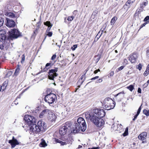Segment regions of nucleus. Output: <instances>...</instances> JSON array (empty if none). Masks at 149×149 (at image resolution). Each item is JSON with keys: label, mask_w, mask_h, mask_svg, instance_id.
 <instances>
[{"label": "nucleus", "mask_w": 149, "mask_h": 149, "mask_svg": "<svg viewBox=\"0 0 149 149\" xmlns=\"http://www.w3.org/2000/svg\"><path fill=\"white\" fill-rule=\"evenodd\" d=\"M105 112L101 109H94L85 114L86 118L89 119L97 127H103L104 124V120L101 118L105 116Z\"/></svg>", "instance_id": "obj_1"}, {"label": "nucleus", "mask_w": 149, "mask_h": 149, "mask_svg": "<svg viewBox=\"0 0 149 149\" xmlns=\"http://www.w3.org/2000/svg\"><path fill=\"white\" fill-rule=\"evenodd\" d=\"M77 123H75L74 127L72 128L71 132L72 133H76L79 132L80 130L82 132L85 131L86 126L85 121L82 117L79 118L77 120Z\"/></svg>", "instance_id": "obj_2"}, {"label": "nucleus", "mask_w": 149, "mask_h": 149, "mask_svg": "<svg viewBox=\"0 0 149 149\" xmlns=\"http://www.w3.org/2000/svg\"><path fill=\"white\" fill-rule=\"evenodd\" d=\"M72 124L71 122L68 121L63 124L59 129V134L61 136H63L66 134L68 131H71L72 129L71 128V126Z\"/></svg>", "instance_id": "obj_3"}, {"label": "nucleus", "mask_w": 149, "mask_h": 149, "mask_svg": "<svg viewBox=\"0 0 149 149\" xmlns=\"http://www.w3.org/2000/svg\"><path fill=\"white\" fill-rule=\"evenodd\" d=\"M103 106L104 109L108 110L113 108L115 106V104L113 102L112 99L108 97L104 99Z\"/></svg>", "instance_id": "obj_4"}, {"label": "nucleus", "mask_w": 149, "mask_h": 149, "mask_svg": "<svg viewBox=\"0 0 149 149\" xmlns=\"http://www.w3.org/2000/svg\"><path fill=\"white\" fill-rule=\"evenodd\" d=\"M56 98V96L55 94L50 93L46 95L44 99L46 102L52 104L54 102Z\"/></svg>", "instance_id": "obj_5"}, {"label": "nucleus", "mask_w": 149, "mask_h": 149, "mask_svg": "<svg viewBox=\"0 0 149 149\" xmlns=\"http://www.w3.org/2000/svg\"><path fill=\"white\" fill-rule=\"evenodd\" d=\"M24 120L26 124L30 125H32L33 123H36V119L32 116L27 115L25 116Z\"/></svg>", "instance_id": "obj_6"}, {"label": "nucleus", "mask_w": 149, "mask_h": 149, "mask_svg": "<svg viewBox=\"0 0 149 149\" xmlns=\"http://www.w3.org/2000/svg\"><path fill=\"white\" fill-rule=\"evenodd\" d=\"M8 33L9 37L11 39L17 38L20 35L18 30L15 29L11 30Z\"/></svg>", "instance_id": "obj_7"}, {"label": "nucleus", "mask_w": 149, "mask_h": 149, "mask_svg": "<svg viewBox=\"0 0 149 149\" xmlns=\"http://www.w3.org/2000/svg\"><path fill=\"white\" fill-rule=\"evenodd\" d=\"M58 70V68H55L53 69L49 70L48 72V78L49 79L54 80V78L58 75L56 72Z\"/></svg>", "instance_id": "obj_8"}, {"label": "nucleus", "mask_w": 149, "mask_h": 149, "mask_svg": "<svg viewBox=\"0 0 149 149\" xmlns=\"http://www.w3.org/2000/svg\"><path fill=\"white\" fill-rule=\"evenodd\" d=\"M37 125L38 126V130L40 132L45 131L46 128V125L45 123L42 121H39L38 122Z\"/></svg>", "instance_id": "obj_9"}, {"label": "nucleus", "mask_w": 149, "mask_h": 149, "mask_svg": "<svg viewBox=\"0 0 149 149\" xmlns=\"http://www.w3.org/2000/svg\"><path fill=\"white\" fill-rule=\"evenodd\" d=\"M8 143L10 144L11 146V148H14L16 145H19L20 142H19L14 136H13L11 140L8 141Z\"/></svg>", "instance_id": "obj_10"}, {"label": "nucleus", "mask_w": 149, "mask_h": 149, "mask_svg": "<svg viewBox=\"0 0 149 149\" xmlns=\"http://www.w3.org/2000/svg\"><path fill=\"white\" fill-rule=\"evenodd\" d=\"M36 123H33L32 125L29 126L30 131L36 133L40 132L38 130V125L36 124Z\"/></svg>", "instance_id": "obj_11"}, {"label": "nucleus", "mask_w": 149, "mask_h": 149, "mask_svg": "<svg viewBox=\"0 0 149 149\" xmlns=\"http://www.w3.org/2000/svg\"><path fill=\"white\" fill-rule=\"evenodd\" d=\"M6 25L9 27H14L15 25V22L11 19L6 18Z\"/></svg>", "instance_id": "obj_12"}, {"label": "nucleus", "mask_w": 149, "mask_h": 149, "mask_svg": "<svg viewBox=\"0 0 149 149\" xmlns=\"http://www.w3.org/2000/svg\"><path fill=\"white\" fill-rule=\"evenodd\" d=\"M137 58V56L136 53H133L131 54L129 57V59L132 63L135 62Z\"/></svg>", "instance_id": "obj_13"}, {"label": "nucleus", "mask_w": 149, "mask_h": 149, "mask_svg": "<svg viewBox=\"0 0 149 149\" xmlns=\"http://www.w3.org/2000/svg\"><path fill=\"white\" fill-rule=\"evenodd\" d=\"M6 32L5 30H1L0 31V41H4L6 38Z\"/></svg>", "instance_id": "obj_14"}, {"label": "nucleus", "mask_w": 149, "mask_h": 149, "mask_svg": "<svg viewBox=\"0 0 149 149\" xmlns=\"http://www.w3.org/2000/svg\"><path fill=\"white\" fill-rule=\"evenodd\" d=\"M49 119L51 121H54L56 118V117L55 114L50 111H49Z\"/></svg>", "instance_id": "obj_15"}, {"label": "nucleus", "mask_w": 149, "mask_h": 149, "mask_svg": "<svg viewBox=\"0 0 149 149\" xmlns=\"http://www.w3.org/2000/svg\"><path fill=\"white\" fill-rule=\"evenodd\" d=\"M147 136V133L146 132H143L141 133L138 136L139 139L143 141L146 139Z\"/></svg>", "instance_id": "obj_16"}, {"label": "nucleus", "mask_w": 149, "mask_h": 149, "mask_svg": "<svg viewBox=\"0 0 149 149\" xmlns=\"http://www.w3.org/2000/svg\"><path fill=\"white\" fill-rule=\"evenodd\" d=\"M44 24L45 25H46L48 26V28L47 30V31H49L52 26V24H51L50 22L49 21H47L46 22H44Z\"/></svg>", "instance_id": "obj_17"}, {"label": "nucleus", "mask_w": 149, "mask_h": 149, "mask_svg": "<svg viewBox=\"0 0 149 149\" xmlns=\"http://www.w3.org/2000/svg\"><path fill=\"white\" fill-rule=\"evenodd\" d=\"M49 111V110L48 109L43 110L40 113V117L41 118H42L43 116L45 115V114L48 113Z\"/></svg>", "instance_id": "obj_18"}, {"label": "nucleus", "mask_w": 149, "mask_h": 149, "mask_svg": "<svg viewBox=\"0 0 149 149\" xmlns=\"http://www.w3.org/2000/svg\"><path fill=\"white\" fill-rule=\"evenodd\" d=\"M40 145L41 147H44L47 146V144L45 141L43 139H42L41 140V142L40 143Z\"/></svg>", "instance_id": "obj_19"}, {"label": "nucleus", "mask_w": 149, "mask_h": 149, "mask_svg": "<svg viewBox=\"0 0 149 149\" xmlns=\"http://www.w3.org/2000/svg\"><path fill=\"white\" fill-rule=\"evenodd\" d=\"M8 81H5L3 84L2 86H1V87L2 91H4L6 88L7 86L8 85Z\"/></svg>", "instance_id": "obj_20"}, {"label": "nucleus", "mask_w": 149, "mask_h": 149, "mask_svg": "<svg viewBox=\"0 0 149 149\" xmlns=\"http://www.w3.org/2000/svg\"><path fill=\"white\" fill-rule=\"evenodd\" d=\"M8 17L12 18H15V16L14 14L12 13H7L6 14Z\"/></svg>", "instance_id": "obj_21"}, {"label": "nucleus", "mask_w": 149, "mask_h": 149, "mask_svg": "<svg viewBox=\"0 0 149 149\" xmlns=\"http://www.w3.org/2000/svg\"><path fill=\"white\" fill-rule=\"evenodd\" d=\"M117 17H113L111 19L110 22V24L111 25H113L115 23L117 19Z\"/></svg>", "instance_id": "obj_22"}, {"label": "nucleus", "mask_w": 149, "mask_h": 149, "mask_svg": "<svg viewBox=\"0 0 149 149\" xmlns=\"http://www.w3.org/2000/svg\"><path fill=\"white\" fill-rule=\"evenodd\" d=\"M37 24H38L37 26V27L36 28V30L34 31V33L35 34H37L38 33V31L39 30V28L40 26V22H39L37 23Z\"/></svg>", "instance_id": "obj_23"}, {"label": "nucleus", "mask_w": 149, "mask_h": 149, "mask_svg": "<svg viewBox=\"0 0 149 149\" xmlns=\"http://www.w3.org/2000/svg\"><path fill=\"white\" fill-rule=\"evenodd\" d=\"M118 126V125L116 123H114L111 126L112 129H113V130L115 131L117 130V127Z\"/></svg>", "instance_id": "obj_24"}, {"label": "nucleus", "mask_w": 149, "mask_h": 149, "mask_svg": "<svg viewBox=\"0 0 149 149\" xmlns=\"http://www.w3.org/2000/svg\"><path fill=\"white\" fill-rule=\"evenodd\" d=\"M61 114L63 118H64L66 117L68 114V112L67 111L64 110L61 113Z\"/></svg>", "instance_id": "obj_25"}, {"label": "nucleus", "mask_w": 149, "mask_h": 149, "mask_svg": "<svg viewBox=\"0 0 149 149\" xmlns=\"http://www.w3.org/2000/svg\"><path fill=\"white\" fill-rule=\"evenodd\" d=\"M125 93L123 91H122L121 92L115 95H114V96L115 97H116L118 95H120L121 97H123L124 96L123 95Z\"/></svg>", "instance_id": "obj_26"}, {"label": "nucleus", "mask_w": 149, "mask_h": 149, "mask_svg": "<svg viewBox=\"0 0 149 149\" xmlns=\"http://www.w3.org/2000/svg\"><path fill=\"white\" fill-rule=\"evenodd\" d=\"M135 0H128L127 2L126 3L125 5L126 6H130V5L132 4L134 2Z\"/></svg>", "instance_id": "obj_27"}, {"label": "nucleus", "mask_w": 149, "mask_h": 149, "mask_svg": "<svg viewBox=\"0 0 149 149\" xmlns=\"http://www.w3.org/2000/svg\"><path fill=\"white\" fill-rule=\"evenodd\" d=\"M102 35V33H100V32L99 31L95 38V40H97L98 39L100 38Z\"/></svg>", "instance_id": "obj_28"}, {"label": "nucleus", "mask_w": 149, "mask_h": 149, "mask_svg": "<svg viewBox=\"0 0 149 149\" xmlns=\"http://www.w3.org/2000/svg\"><path fill=\"white\" fill-rule=\"evenodd\" d=\"M143 113L145 114L147 116H149V110L146 109H144L143 111Z\"/></svg>", "instance_id": "obj_29"}, {"label": "nucleus", "mask_w": 149, "mask_h": 149, "mask_svg": "<svg viewBox=\"0 0 149 149\" xmlns=\"http://www.w3.org/2000/svg\"><path fill=\"white\" fill-rule=\"evenodd\" d=\"M117 131H118L120 132H121L122 131V125L121 124H118V126L117 127Z\"/></svg>", "instance_id": "obj_30"}, {"label": "nucleus", "mask_w": 149, "mask_h": 149, "mask_svg": "<svg viewBox=\"0 0 149 149\" xmlns=\"http://www.w3.org/2000/svg\"><path fill=\"white\" fill-rule=\"evenodd\" d=\"M127 89H129L130 91H132L134 88V87L132 85H131L127 87Z\"/></svg>", "instance_id": "obj_31"}, {"label": "nucleus", "mask_w": 149, "mask_h": 149, "mask_svg": "<svg viewBox=\"0 0 149 149\" xmlns=\"http://www.w3.org/2000/svg\"><path fill=\"white\" fill-rule=\"evenodd\" d=\"M74 18V17L72 16H69L68 17L67 20L69 21H71Z\"/></svg>", "instance_id": "obj_32"}, {"label": "nucleus", "mask_w": 149, "mask_h": 149, "mask_svg": "<svg viewBox=\"0 0 149 149\" xmlns=\"http://www.w3.org/2000/svg\"><path fill=\"white\" fill-rule=\"evenodd\" d=\"M149 73V69H146V70L144 72L143 74L145 76H146Z\"/></svg>", "instance_id": "obj_33"}, {"label": "nucleus", "mask_w": 149, "mask_h": 149, "mask_svg": "<svg viewBox=\"0 0 149 149\" xmlns=\"http://www.w3.org/2000/svg\"><path fill=\"white\" fill-rule=\"evenodd\" d=\"M4 23L3 18H0V27L3 25Z\"/></svg>", "instance_id": "obj_34"}, {"label": "nucleus", "mask_w": 149, "mask_h": 149, "mask_svg": "<svg viewBox=\"0 0 149 149\" xmlns=\"http://www.w3.org/2000/svg\"><path fill=\"white\" fill-rule=\"evenodd\" d=\"M12 71H8L6 74L7 77H8L10 76L12 74Z\"/></svg>", "instance_id": "obj_35"}, {"label": "nucleus", "mask_w": 149, "mask_h": 149, "mask_svg": "<svg viewBox=\"0 0 149 149\" xmlns=\"http://www.w3.org/2000/svg\"><path fill=\"white\" fill-rule=\"evenodd\" d=\"M19 71V69L18 68H17L14 73L15 75H17L18 74Z\"/></svg>", "instance_id": "obj_36"}, {"label": "nucleus", "mask_w": 149, "mask_h": 149, "mask_svg": "<svg viewBox=\"0 0 149 149\" xmlns=\"http://www.w3.org/2000/svg\"><path fill=\"white\" fill-rule=\"evenodd\" d=\"M22 61H21V63H22L23 62H24L25 59V56L24 54H23L22 56Z\"/></svg>", "instance_id": "obj_37"}, {"label": "nucleus", "mask_w": 149, "mask_h": 149, "mask_svg": "<svg viewBox=\"0 0 149 149\" xmlns=\"http://www.w3.org/2000/svg\"><path fill=\"white\" fill-rule=\"evenodd\" d=\"M147 3H148L147 1H143V2L142 4H141V7H142L143 6V5L144 6H146L147 4Z\"/></svg>", "instance_id": "obj_38"}, {"label": "nucleus", "mask_w": 149, "mask_h": 149, "mask_svg": "<svg viewBox=\"0 0 149 149\" xmlns=\"http://www.w3.org/2000/svg\"><path fill=\"white\" fill-rule=\"evenodd\" d=\"M77 47V45H74L71 47V49L73 51Z\"/></svg>", "instance_id": "obj_39"}, {"label": "nucleus", "mask_w": 149, "mask_h": 149, "mask_svg": "<svg viewBox=\"0 0 149 149\" xmlns=\"http://www.w3.org/2000/svg\"><path fill=\"white\" fill-rule=\"evenodd\" d=\"M54 141H55L56 143H61V142H62V141L56 139H55Z\"/></svg>", "instance_id": "obj_40"}, {"label": "nucleus", "mask_w": 149, "mask_h": 149, "mask_svg": "<svg viewBox=\"0 0 149 149\" xmlns=\"http://www.w3.org/2000/svg\"><path fill=\"white\" fill-rule=\"evenodd\" d=\"M141 109V106L139 108L136 114L139 115L140 113Z\"/></svg>", "instance_id": "obj_41"}, {"label": "nucleus", "mask_w": 149, "mask_h": 149, "mask_svg": "<svg viewBox=\"0 0 149 149\" xmlns=\"http://www.w3.org/2000/svg\"><path fill=\"white\" fill-rule=\"evenodd\" d=\"M149 19V16H147L143 20L144 22H146Z\"/></svg>", "instance_id": "obj_42"}, {"label": "nucleus", "mask_w": 149, "mask_h": 149, "mask_svg": "<svg viewBox=\"0 0 149 149\" xmlns=\"http://www.w3.org/2000/svg\"><path fill=\"white\" fill-rule=\"evenodd\" d=\"M124 67V66H122L118 68V71H120L123 70Z\"/></svg>", "instance_id": "obj_43"}, {"label": "nucleus", "mask_w": 149, "mask_h": 149, "mask_svg": "<svg viewBox=\"0 0 149 149\" xmlns=\"http://www.w3.org/2000/svg\"><path fill=\"white\" fill-rule=\"evenodd\" d=\"M146 56L148 57L149 58V48L146 51Z\"/></svg>", "instance_id": "obj_44"}, {"label": "nucleus", "mask_w": 149, "mask_h": 149, "mask_svg": "<svg viewBox=\"0 0 149 149\" xmlns=\"http://www.w3.org/2000/svg\"><path fill=\"white\" fill-rule=\"evenodd\" d=\"M52 35V32H49L48 33L47 35L49 37H51Z\"/></svg>", "instance_id": "obj_45"}, {"label": "nucleus", "mask_w": 149, "mask_h": 149, "mask_svg": "<svg viewBox=\"0 0 149 149\" xmlns=\"http://www.w3.org/2000/svg\"><path fill=\"white\" fill-rule=\"evenodd\" d=\"M138 68L139 70H141L142 69V65L140 63L139 65Z\"/></svg>", "instance_id": "obj_46"}, {"label": "nucleus", "mask_w": 149, "mask_h": 149, "mask_svg": "<svg viewBox=\"0 0 149 149\" xmlns=\"http://www.w3.org/2000/svg\"><path fill=\"white\" fill-rule=\"evenodd\" d=\"M56 57V54L53 55L51 58V59L52 60H54Z\"/></svg>", "instance_id": "obj_47"}, {"label": "nucleus", "mask_w": 149, "mask_h": 149, "mask_svg": "<svg viewBox=\"0 0 149 149\" xmlns=\"http://www.w3.org/2000/svg\"><path fill=\"white\" fill-rule=\"evenodd\" d=\"M128 132L125 131V132L124 133H123V136H127L128 135Z\"/></svg>", "instance_id": "obj_48"}, {"label": "nucleus", "mask_w": 149, "mask_h": 149, "mask_svg": "<svg viewBox=\"0 0 149 149\" xmlns=\"http://www.w3.org/2000/svg\"><path fill=\"white\" fill-rule=\"evenodd\" d=\"M123 63L124 64H126H126H127V60L126 59H124Z\"/></svg>", "instance_id": "obj_49"}, {"label": "nucleus", "mask_w": 149, "mask_h": 149, "mask_svg": "<svg viewBox=\"0 0 149 149\" xmlns=\"http://www.w3.org/2000/svg\"><path fill=\"white\" fill-rule=\"evenodd\" d=\"M100 71L99 69H98L97 70H95L94 72V74H95L97 73L98 72H100Z\"/></svg>", "instance_id": "obj_50"}, {"label": "nucleus", "mask_w": 149, "mask_h": 149, "mask_svg": "<svg viewBox=\"0 0 149 149\" xmlns=\"http://www.w3.org/2000/svg\"><path fill=\"white\" fill-rule=\"evenodd\" d=\"M99 77V76H96V77H94L91 78V80H95V79H97Z\"/></svg>", "instance_id": "obj_51"}, {"label": "nucleus", "mask_w": 149, "mask_h": 149, "mask_svg": "<svg viewBox=\"0 0 149 149\" xmlns=\"http://www.w3.org/2000/svg\"><path fill=\"white\" fill-rule=\"evenodd\" d=\"M77 10H75L73 12V14L75 15L77 14Z\"/></svg>", "instance_id": "obj_52"}, {"label": "nucleus", "mask_w": 149, "mask_h": 149, "mask_svg": "<svg viewBox=\"0 0 149 149\" xmlns=\"http://www.w3.org/2000/svg\"><path fill=\"white\" fill-rule=\"evenodd\" d=\"M138 116V115H137V114H136L135 116H134V118L133 119V121L135 120Z\"/></svg>", "instance_id": "obj_53"}, {"label": "nucleus", "mask_w": 149, "mask_h": 149, "mask_svg": "<svg viewBox=\"0 0 149 149\" xmlns=\"http://www.w3.org/2000/svg\"><path fill=\"white\" fill-rule=\"evenodd\" d=\"M0 48L1 49H3L4 48V46L2 44H0Z\"/></svg>", "instance_id": "obj_54"}, {"label": "nucleus", "mask_w": 149, "mask_h": 149, "mask_svg": "<svg viewBox=\"0 0 149 149\" xmlns=\"http://www.w3.org/2000/svg\"><path fill=\"white\" fill-rule=\"evenodd\" d=\"M147 24V22H145L141 26V28L143 27V26H145V25Z\"/></svg>", "instance_id": "obj_55"}, {"label": "nucleus", "mask_w": 149, "mask_h": 149, "mask_svg": "<svg viewBox=\"0 0 149 149\" xmlns=\"http://www.w3.org/2000/svg\"><path fill=\"white\" fill-rule=\"evenodd\" d=\"M141 89L140 88H138V92L139 93H141Z\"/></svg>", "instance_id": "obj_56"}, {"label": "nucleus", "mask_w": 149, "mask_h": 149, "mask_svg": "<svg viewBox=\"0 0 149 149\" xmlns=\"http://www.w3.org/2000/svg\"><path fill=\"white\" fill-rule=\"evenodd\" d=\"M99 148L98 147H93L92 148H88V149H98Z\"/></svg>", "instance_id": "obj_57"}, {"label": "nucleus", "mask_w": 149, "mask_h": 149, "mask_svg": "<svg viewBox=\"0 0 149 149\" xmlns=\"http://www.w3.org/2000/svg\"><path fill=\"white\" fill-rule=\"evenodd\" d=\"M98 82L100 83L102 81V79H100L98 80Z\"/></svg>", "instance_id": "obj_58"}, {"label": "nucleus", "mask_w": 149, "mask_h": 149, "mask_svg": "<svg viewBox=\"0 0 149 149\" xmlns=\"http://www.w3.org/2000/svg\"><path fill=\"white\" fill-rule=\"evenodd\" d=\"M51 63H47L46 64V67H48V66H49L50 65H51Z\"/></svg>", "instance_id": "obj_59"}, {"label": "nucleus", "mask_w": 149, "mask_h": 149, "mask_svg": "<svg viewBox=\"0 0 149 149\" xmlns=\"http://www.w3.org/2000/svg\"><path fill=\"white\" fill-rule=\"evenodd\" d=\"M62 145H65V144H66V143L65 142H63L62 141V142H61V143Z\"/></svg>", "instance_id": "obj_60"}, {"label": "nucleus", "mask_w": 149, "mask_h": 149, "mask_svg": "<svg viewBox=\"0 0 149 149\" xmlns=\"http://www.w3.org/2000/svg\"><path fill=\"white\" fill-rule=\"evenodd\" d=\"M128 127H126L125 131L128 132Z\"/></svg>", "instance_id": "obj_61"}, {"label": "nucleus", "mask_w": 149, "mask_h": 149, "mask_svg": "<svg viewBox=\"0 0 149 149\" xmlns=\"http://www.w3.org/2000/svg\"><path fill=\"white\" fill-rule=\"evenodd\" d=\"M82 147V146L81 145H79L78 147V148H80Z\"/></svg>", "instance_id": "obj_62"}, {"label": "nucleus", "mask_w": 149, "mask_h": 149, "mask_svg": "<svg viewBox=\"0 0 149 149\" xmlns=\"http://www.w3.org/2000/svg\"><path fill=\"white\" fill-rule=\"evenodd\" d=\"M84 76V75H82V76H81V80L83 78V77Z\"/></svg>", "instance_id": "obj_63"}, {"label": "nucleus", "mask_w": 149, "mask_h": 149, "mask_svg": "<svg viewBox=\"0 0 149 149\" xmlns=\"http://www.w3.org/2000/svg\"><path fill=\"white\" fill-rule=\"evenodd\" d=\"M147 69H149V64L148 65Z\"/></svg>", "instance_id": "obj_64"}]
</instances>
